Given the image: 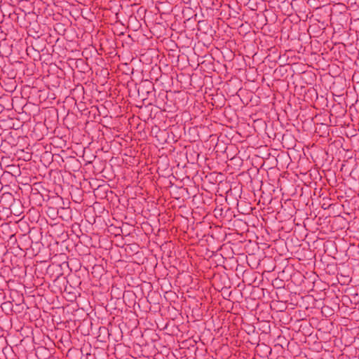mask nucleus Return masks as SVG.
Here are the masks:
<instances>
[{
  "mask_svg": "<svg viewBox=\"0 0 359 359\" xmlns=\"http://www.w3.org/2000/svg\"><path fill=\"white\" fill-rule=\"evenodd\" d=\"M148 84L150 86V88H151L152 90H154V86H153L151 83H149H149H148Z\"/></svg>",
  "mask_w": 359,
  "mask_h": 359,
  "instance_id": "obj_1",
  "label": "nucleus"
}]
</instances>
